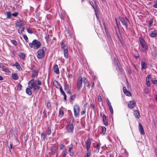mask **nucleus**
Instances as JSON below:
<instances>
[{
	"instance_id": "29",
	"label": "nucleus",
	"mask_w": 157,
	"mask_h": 157,
	"mask_svg": "<svg viewBox=\"0 0 157 157\" xmlns=\"http://www.w3.org/2000/svg\"><path fill=\"white\" fill-rule=\"evenodd\" d=\"M91 152L90 149H86V153L85 154L84 157H90Z\"/></svg>"
},
{
	"instance_id": "1",
	"label": "nucleus",
	"mask_w": 157,
	"mask_h": 157,
	"mask_svg": "<svg viewBox=\"0 0 157 157\" xmlns=\"http://www.w3.org/2000/svg\"><path fill=\"white\" fill-rule=\"evenodd\" d=\"M42 85V82L38 79L35 81L34 84L33 86V90L35 93L36 94L39 91L40 87L39 86Z\"/></svg>"
},
{
	"instance_id": "51",
	"label": "nucleus",
	"mask_w": 157,
	"mask_h": 157,
	"mask_svg": "<svg viewBox=\"0 0 157 157\" xmlns=\"http://www.w3.org/2000/svg\"><path fill=\"white\" fill-rule=\"evenodd\" d=\"M109 109L110 110V111L111 113L112 114H113V108L112 107V106H109Z\"/></svg>"
},
{
	"instance_id": "52",
	"label": "nucleus",
	"mask_w": 157,
	"mask_h": 157,
	"mask_svg": "<svg viewBox=\"0 0 157 157\" xmlns=\"http://www.w3.org/2000/svg\"><path fill=\"white\" fill-rule=\"evenodd\" d=\"M82 79L83 80V82L84 83V85L88 82L87 79L86 78H82Z\"/></svg>"
},
{
	"instance_id": "13",
	"label": "nucleus",
	"mask_w": 157,
	"mask_h": 157,
	"mask_svg": "<svg viewBox=\"0 0 157 157\" xmlns=\"http://www.w3.org/2000/svg\"><path fill=\"white\" fill-rule=\"evenodd\" d=\"M140 46V51L142 52H144L146 51L148 49V46L146 43Z\"/></svg>"
},
{
	"instance_id": "45",
	"label": "nucleus",
	"mask_w": 157,
	"mask_h": 157,
	"mask_svg": "<svg viewBox=\"0 0 157 157\" xmlns=\"http://www.w3.org/2000/svg\"><path fill=\"white\" fill-rule=\"evenodd\" d=\"M106 131V128L105 126H103L102 127V133L104 135L105 134Z\"/></svg>"
},
{
	"instance_id": "56",
	"label": "nucleus",
	"mask_w": 157,
	"mask_h": 157,
	"mask_svg": "<svg viewBox=\"0 0 157 157\" xmlns=\"http://www.w3.org/2000/svg\"><path fill=\"white\" fill-rule=\"evenodd\" d=\"M47 106L48 108H49L51 106L50 102L49 101L47 102Z\"/></svg>"
},
{
	"instance_id": "46",
	"label": "nucleus",
	"mask_w": 157,
	"mask_h": 157,
	"mask_svg": "<svg viewBox=\"0 0 157 157\" xmlns=\"http://www.w3.org/2000/svg\"><path fill=\"white\" fill-rule=\"evenodd\" d=\"M23 37L24 38V40H25L26 42H28L29 41L28 38L27 36L25 34H23Z\"/></svg>"
},
{
	"instance_id": "57",
	"label": "nucleus",
	"mask_w": 157,
	"mask_h": 157,
	"mask_svg": "<svg viewBox=\"0 0 157 157\" xmlns=\"http://www.w3.org/2000/svg\"><path fill=\"white\" fill-rule=\"evenodd\" d=\"M86 108L85 107V108L81 112V114L82 115H83L84 114H85L86 113Z\"/></svg>"
},
{
	"instance_id": "54",
	"label": "nucleus",
	"mask_w": 157,
	"mask_h": 157,
	"mask_svg": "<svg viewBox=\"0 0 157 157\" xmlns=\"http://www.w3.org/2000/svg\"><path fill=\"white\" fill-rule=\"evenodd\" d=\"M22 86V85L20 83H19L17 88V90L19 91L21 90Z\"/></svg>"
},
{
	"instance_id": "25",
	"label": "nucleus",
	"mask_w": 157,
	"mask_h": 157,
	"mask_svg": "<svg viewBox=\"0 0 157 157\" xmlns=\"http://www.w3.org/2000/svg\"><path fill=\"white\" fill-rule=\"evenodd\" d=\"M157 36V32L156 30H154L151 32L150 34V36L152 37H155Z\"/></svg>"
},
{
	"instance_id": "23",
	"label": "nucleus",
	"mask_w": 157,
	"mask_h": 157,
	"mask_svg": "<svg viewBox=\"0 0 157 157\" xmlns=\"http://www.w3.org/2000/svg\"><path fill=\"white\" fill-rule=\"evenodd\" d=\"M22 22L21 20H19L17 21L16 22V25L17 27H20L21 26L23 25Z\"/></svg>"
},
{
	"instance_id": "64",
	"label": "nucleus",
	"mask_w": 157,
	"mask_h": 157,
	"mask_svg": "<svg viewBox=\"0 0 157 157\" xmlns=\"http://www.w3.org/2000/svg\"><path fill=\"white\" fill-rule=\"evenodd\" d=\"M127 90L125 86H123V90L124 93H125V92H126Z\"/></svg>"
},
{
	"instance_id": "12",
	"label": "nucleus",
	"mask_w": 157,
	"mask_h": 157,
	"mask_svg": "<svg viewBox=\"0 0 157 157\" xmlns=\"http://www.w3.org/2000/svg\"><path fill=\"white\" fill-rule=\"evenodd\" d=\"M89 3L91 5V6H92V7L93 8L95 12V14L97 17L98 14V11L97 7L95 6L94 5L93 3L92 2L89 1Z\"/></svg>"
},
{
	"instance_id": "31",
	"label": "nucleus",
	"mask_w": 157,
	"mask_h": 157,
	"mask_svg": "<svg viewBox=\"0 0 157 157\" xmlns=\"http://www.w3.org/2000/svg\"><path fill=\"white\" fill-rule=\"evenodd\" d=\"M18 56L21 58L22 59V60H24L25 59V54L23 53H20L18 54Z\"/></svg>"
},
{
	"instance_id": "5",
	"label": "nucleus",
	"mask_w": 157,
	"mask_h": 157,
	"mask_svg": "<svg viewBox=\"0 0 157 157\" xmlns=\"http://www.w3.org/2000/svg\"><path fill=\"white\" fill-rule=\"evenodd\" d=\"M74 115L75 118L78 117L80 111V108L77 104H75L74 106Z\"/></svg>"
},
{
	"instance_id": "61",
	"label": "nucleus",
	"mask_w": 157,
	"mask_h": 157,
	"mask_svg": "<svg viewBox=\"0 0 157 157\" xmlns=\"http://www.w3.org/2000/svg\"><path fill=\"white\" fill-rule=\"evenodd\" d=\"M18 14V13L17 12H15V13H13L12 14V15L14 17H16L17 16Z\"/></svg>"
},
{
	"instance_id": "9",
	"label": "nucleus",
	"mask_w": 157,
	"mask_h": 157,
	"mask_svg": "<svg viewBox=\"0 0 157 157\" xmlns=\"http://www.w3.org/2000/svg\"><path fill=\"white\" fill-rule=\"evenodd\" d=\"M71 147H69L68 149V151L69 153V155L70 156H72L74 155V151L73 144L71 143L70 145Z\"/></svg>"
},
{
	"instance_id": "53",
	"label": "nucleus",
	"mask_w": 157,
	"mask_h": 157,
	"mask_svg": "<svg viewBox=\"0 0 157 157\" xmlns=\"http://www.w3.org/2000/svg\"><path fill=\"white\" fill-rule=\"evenodd\" d=\"M150 76L149 75H147L146 78V81L148 82L150 81Z\"/></svg>"
},
{
	"instance_id": "18",
	"label": "nucleus",
	"mask_w": 157,
	"mask_h": 157,
	"mask_svg": "<svg viewBox=\"0 0 157 157\" xmlns=\"http://www.w3.org/2000/svg\"><path fill=\"white\" fill-rule=\"evenodd\" d=\"M141 70L143 71L147 67V64L146 62L142 61L141 62Z\"/></svg>"
},
{
	"instance_id": "11",
	"label": "nucleus",
	"mask_w": 157,
	"mask_h": 157,
	"mask_svg": "<svg viewBox=\"0 0 157 157\" xmlns=\"http://www.w3.org/2000/svg\"><path fill=\"white\" fill-rule=\"evenodd\" d=\"M35 82H34L33 79H31L28 82V86L31 89H32L33 87L34 84Z\"/></svg>"
},
{
	"instance_id": "41",
	"label": "nucleus",
	"mask_w": 157,
	"mask_h": 157,
	"mask_svg": "<svg viewBox=\"0 0 157 157\" xmlns=\"http://www.w3.org/2000/svg\"><path fill=\"white\" fill-rule=\"evenodd\" d=\"M76 97V95L75 94H73L72 95H71L70 97V101L71 102L73 101L75 99V97Z\"/></svg>"
},
{
	"instance_id": "58",
	"label": "nucleus",
	"mask_w": 157,
	"mask_h": 157,
	"mask_svg": "<svg viewBox=\"0 0 157 157\" xmlns=\"http://www.w3.org/2000/svg\"><path fill=\"white\" fill-rule=\"evenodd\" d=\"M107 103L108 105L109 106H112L111 105V103L108 98H107Z\"/></svg>"
},
{
	"instance_id": "28",
	"label": "nucleus",
	"mask_w": 157,
	"mask_h": 157,
	"mask_svg": "<svg viewBox=\"0 0 157 157\" xmlns=\"http://www.w3.org/2000/svg\"><path fill=\"white\" fill-rule=\"evenodd\" d=\"M139 40L140 45L146 43L145 41L142 37H140L139 38Z\"/></svg>"
},
{
	"instance_id": "34",
	"label": "nucleus",
	"mask_w": 157,
	"mask_h": 157,
	"mask_svg": "<svg viewBox=\"0 0 157 157\" xmlns=\"http://www.w3.org/2000/svg\"><path fill=\"white\" fill-rule=\"evenodd\" d=\"M64 114V112L63 110H62L61 109H59V117L61 118Z\"/></svg>"
},
{
	"instance_id": "20",
	"label": "nucleus",
	"mask_w": 157,
	"mask_h": 157,
	"mask_svg": "<svg viewBox=\"0 0 157 157\" xmlns=\"http://www.w3.org/2000/svg\"><path fill=\"white\" fill-rule=\"evenodd\" d=\"M102 119L103 123L105 126H107L108 124V121L106 120V117L105 115L103 114L102 115Z\"/></svg>"
},
{
	"instance_id": "15",
	"label": "nucleus",
	"mask_w": 157,
	"mask_h": 157,
	"mask_svg": "<svg viewBox=\"0 0 157 157\" xmlns=\"http://www.w3.org/2000/svg\"><path fill=\"white\" fill-rule=\"evenodd\" d=\"M59 90L61 94L64 96V100L65 101H66L67 100V96L64 92L63 91L61 86H60Z\"/></svg>"
},
{
	"instance_id": "35",
	"label": "nucleus",
	"mask_w": 157,
	"mask_h": 157,
	"mask_svg": "<svg viewBox=\"0 0 157 157\" xmlns=\"http://www.w3.org/2000/svg\"><path fill=\"white\" fill-rule=\"evenodd\" d=\"M53 84L54 86H56L57 88H58V87L61 86L60 85H59L58 83V82L56 80H54L53 82Z\"/></svg>"
},
{
	"instance_id": "6",
	"label": "nucleus",
	"mask_w": 157,
	"mask_h": 157,
	"mask_svg": "<svg viewBox=\"0 0 157 157\" xmlns=\"http://www.w3.org/2000/svg\"><path fill=\"white\" fill-rule=\"evenodd\" d=\"M66 128L68 132L72 133L74 130V126L73 124L69 123L66 126Z\"/></svg>"
},
{
	"instance_id": "32",
	"label": "nucleus",
	"mask_w": 157,
	"mask_h": 157,
	"mask_svg": "<svg viewBox=\"0 0 157 157\" xmlns=\"http://www.w3.org/2000/svg\"><path fill=\"white\" fill-rule=\"evenodd\" d=\"M29 87L27 88L26 89V92L28 94L30 95L32 94V92Z\"/></svg>"
},
{
	"instance_id": "3",
	"label": "nucleus",
	"mask_w": 157,
	"mask_h": 157,
	"mask_svg": "<svg viewBox=\"0 0 157 157\" xmlns=\"http://www.w3.org/2000/svg\"><path fill=\"white\" fill-rule=\"evenodd\" d=\"M46 48L45 47H43L41 49H39L37 52V57L39 59H42L44 56V51Z\"/></svg>"
},
{
	"instance_id": "60",
	"label": "nucleus",
	"mask_w": 157,
	"mask_h": 157,
	"mask_svg": "<svg viewBox=\"0 0 157 157\" xmlns=\"http://www.w3.org/2000/svg\"><path fill=\"white\" fill-rule=\"evenodd\" d=\"M134 114L136 118H137V111L135 110L134 112Z\"/></svg>"
},
{
	"instance_id": "14",
	"label": "nucleus",
	"mask_w": 157,
	"mask_h": 157,
	"mask_svg": "<svg viewBox=\"0 0 157 157\" xmlns=\"http://www.w3.org/2000/svg\"><path fill=\"white\" fill-rule=\"evenodd\" d=\"M53 69L54 72L57 74H59V70L57 65H55L53 67Z\"/></svg>"
},
{
	"instance_id": "50",
	"label": "nucleus",
	"mask_w": 157,
	"mask_h": 157,
	"mask_svg": "<svg viewBox=\"0 0 157 157\" xmlns=\"http://www.w3.org/2000/svg\"><path fill=\"white\" fill-rule=\"evenodd\" d=\"M11 43L14 45L16 46L17 44V42L15 40H12L11 41Z\"/></svg>"
},
{
	"instance_id": "24",
	"label": "nucleus",
	"mask_w": 157,
	"mask_h": 157,
	"mask_svg": "<svg viewBox=\"0 0 157 157\" xmlns=\"http://www.w3.org/2000/svg\"><path fill=\"white\" fill-rule=\"evenodd\" d=\"M51 125H50L48 127V128L46 131V134L48 135H49L51 134Z\"/></svg>"
},
{
	"instance_id": "44",
	"label": "nucleus",
	"mask_w": 157,
	"mask_h": 157,
	"mask_svg": "<svg viewBox=\"0 0 157 157\" xmlns=\"http://www.w3.org/2000/svg\"><path fill=\"white\" fill-rule=\"evenodd\" d=\"M126 96H131L132 94L131 92L128 90H127L126 92H125V93H124Z\"/></svg>"
},
{
	"instance_id": "62",
	"label": "nucleus",
	"mask_w": 157,
	"mask_h": 157,
	"mask_svg": "<svg viewBox=\"0 0 157 157\" xmlns=\"http://www.w3.org/2000/svg\"><path fill=\"white\" fill-rule=\"evenodd\" d=\"M115 21H116V24H117V28L119 29V25H120V23H118L117 22V18H116L115 19Z\"/></svg>"
},
{
	"instance_id": "17",
	"label": "nucleus",
	"mask_w": 157,
	"mask_h": 157,
	"mask_svg": "<svg viewBox=\"0 0 157 157\" xmlns=\"http://www.w3.org/2000/svg\"><path fill=\"white\" fill-rule=\"evenodd\" d=\"M136 105V104L135 101H130L128 103V106L129 108H132L135 106Z\"/></svg>"
},
{
	"instance_id": "55",
	"label": "nucleus",
	"mask_w": 157,
	"mask_h": 157,
	"mask_svg": "<svg viewBox=\"0 0 157 157\" xmlns=\"http://www.w3.org/2000/svg\"><path fill=\"white\" fill-rule=\"evenodd\" d=\"M149 89L147 88H146L144 89V92L147 94H148L149 93Z\"/></svg>"
},
{
	"instance_id": "8",
	"label": "nucleus",
	"mask_w": 157,
	"mask_h": 157,
	"mask_svg": "<svg viewBox=\"0 0 157 157\" xmlns=\"http://www.w3.org/2000/svg\"><path fill=\"white\" fill-rule=\"evenodd\" d=\"M91 140H92V139H91L90 138H88L85 142L86 149H90V146L91 144Z\"/></svg>"
},
{
	"instance_id": "19",
	"label": "nucleus",
	"mask_w": 157,
	"mask_h": 157,
	"mask_svg": "<svg viewBox=\"0 0 157 157\" xmlns=\"http://www.w3.org/2000/svg\"><path fill=\"white\" fill-rule=\"evenodd\" d=\"M101 144L100 143H98L97 144V146L96 147H94L96 148V149L94 150V151L96 153H98L99 152L100 147Z\"/></svg>"
},
{
	"instance_id": "16",
	"label": "nucleus",
	"mask_w": 157,
	"mask_h": 157,
	"mask_svg": "<svg viewBox=\"0 0 157 157\" xmlns=\"http://www.w3.org/2000/svg\"><path fill=\"white\" fill-rule=\"evenodd\" d=\"M13 66H15L16 68L19 71H22V69L19 63L17 62L15 63V64L12 65Z\"/></svg>"
},
{
	"instance_id": "59",
	"label": "nucleus",
	"mask_w": 157,
	"mask_h": 157,
	"mask_svg": "<svg viewBox=\"0 0 157 157\" xmlns=\"http://www.w3.org/2000/svg\"><path fill=\"white\" fill-rule=\"evenodd\" d=\"M5 68V66L2 63H0V68L2 69H3V68Z\"/></svg>"
},
{
	"instance_id": "10",
	"label": "nucleus",
	"mask_w": 157,
	"mask_h": 157,
	"mask_svg": "<svg viewBox=\"0 0 157 157\" xmlns=\"http://www.w3.org/2000/svg\"><path fill=\"white\" fill-rule=\"evenodd\" d=\"M139 130L140 134L144 135L145 134V132L143 128L140 123L139 124Z\"/></svg>"
},
{
	"instance_id": "49",
	"label": "nucleus",
	"mask_w": 157,
	"mask_h": 157,
	"mask_svg": "<svg viewBox=\"0 0 157 157\" xmlns=\"http://www.w3.org/2000/svg\"><path fill=\"white\" fill-rule=\"evenodd\" d=\"M2 70L6 73H9L10 72V71L9 69L6 68H3V69H2Z\"/></svg>"
},
{
	"instance_id": "2",
	"label": "nucleus",
	"mask_w": 157,
	"mask_h": 157,
	"mask_svg": "<svg viewBox=\"0 0 157 157\" xmlns=\"http://www.w3.org/2000/svg\"><path fill=\"white\" fill-rule=\"evenodd\" d=\"M119 19L123 26L127 29L128 26L130 24V22L127 17H125L124 18H123L121 17H119Z\"/></svg>"
},
{
	"instance_id": "30",
	"label": "nucleus",
	"mask_w": 157,
	"mask_h": 157,
	"mask_svg": "<svg viewBox=\"0 0 157 157\" xmlns=\"http://www.w3.org/2000/svg\"><path fill=\"white\" fill-rule=\"evenodd\" d=\"M12 75V78L14 80H18L19 78L18 75L17 73L13 74Z\"/></svg>"
},
{
	"instance_id": "7",
	"label": "nucleus",
	"mask_w": 157,
	"mask_h": 157,
	"mask_svg": "<svg viewBox=\"0 0 157 157\" xmlns=\"http://www.w3.org/2000/svg\"><path fill=\"white\" fill-rule=\"evenodd\" d=\"M82 78L81 76H79L78 78L77 82V90L78 91H80L81 87L82 86Z\"/></svg>"
},
{
	"instance_id": "63",
	"label": "nucleus",
	"mask_w": 157,
	"mask_h": 157,
	"mask_svg": "<svg viewBox=\"0 0 157 157\" xmlns=\"http://www.w3.org/2000/svg\"><path fill=\"white\" fill-rule=\"evenodd\" d=\"M72 77H73L72 75L71 74H69L68 75V78L69 79L71 78H72Z\"/></svg>"
},
{
	"instance_id": "36",
	"label": "nucleus",
	"mask_w": 157,
	"mask_h": 157,
	"mask_svg": "<svg viewBox=\"0 0 157 157\" xmlns=\"http://www.w3.org/2000/svg\"><path fill=\"white\" fill-rule=\"evenodd\" d=\"M60 44H61V48L63 49V50H64V49H67V46L63 42H61Z\"/></svg>"
},
{
	"instance_id": "47",
	"label": "nucleus",
	"mask_w": 157,
	"mask_h": 157,
	"mask_svg": "<svg viewBox=\"0 0 157 157\" xmlns=\"http://www.w3.org/2000/svg\"><path fill=\"white\" fill-rule=\"evenodd\" d=\"M65 147V145H63V144L60 145H59L60 149V150H63L65 148H66Z\"/></svg>"
},
{
	"instance_id": "26",
	"label": "nucleus",
	"mask_w": 157,
	"mask_h": 157,
	"mask_svg": "<svg viewBox=\"0 0 157 157\" xmlns=\"http://www.w3.org/2000/svg\"><path fill=\"white\" fill-rule=\"evenodd\" d=\"M62 157H66L67 155V152L66 148L62 150Z\"/></svg>"
},
{
	"instance_id": "40",
	"label": "nucleus",
	"mask_w": 157,
	"mask_h": 157,
	"mask_svg": "<svg viewBox=\"0 0 157 157\" xmlns=\"http://www.w3.org/2000/svg\"><path fill=\"white\" fill-rule=\"evenodd\" d=\"M43 115L42 116L43 118H46L47 117L46 111L44 109L43 112Z\"/></svg>"
},
{
	"instance_id": "27",
	"label": "nucleus",
	"mask_w": 157,
	"mask_h": 157,
	"mask_svg": "<svg viewBox=\"0 0 157 157\" xmlns=\"http://www.w3.org/2000/svg\"><path fill=\"white\" fill-rule=\"evenodd\" d=\"M116 70L118 72H123V69L121 66V64L118 66H116Z\"/></svg>"
},
{
	"instance_id": "48",
	"label": "nucleus",
	"mask_w": 157,
	"mask_h": 157,
	"mask_svg": "<svg viewBox=\"0 0 157 157\" xmlns=\"http://www.w3.org/2000/svg\"><path fill=\"white\" fill-rule=\"evenodd\" d=\"M26 30L27 32L29 33L32 34L33 33V32L32 30H30V27L26 28Z\"/></svg>"
},
{
	"instance_id": "22",
	"label": "nucleus",
	"mask_w": 157,
	"mask_h": 157,
	"mask_svg": "<svg viewBox=\"0 0 157 157\" xmlns=\"http://www.w3.org/2000/svg\"><path fill=\"white\" fill-rule=\"evenodd\" d=\"M38 75V71L36 70H34L33 71H32V77L33 78L35 77H36Z\"/></svg>"
},
{
	"instance_id": "33",
	"label": "nucleus",
	"mask_w": 157,
	"mask_h": 157,
	"mask_svg": "<svg viewBox=\"0 0 157 157\" xmlns=\"http://www.w3.org/2000/svg\"><path fill=\"white\" fill-rule=\"evenodd\" d=\"M63 50L64 56L65 58H67L68 57V51L67 49H64Z\"/></svg>"
},
{
	"instance_id": "42",
	"label": "nucleus",
	"mask_w": 157,
	"mask_h": 157,
	"mask_svg": "<svg viewBox=\"0 0 157 157\" xmlns=\"http://www.w3.org/2000/svg\"><path fill=\"white\" fill-rule=\"evenodd\" d=\"M49 35L47 34L46 36L45 37V38L48 42H50L51 41V39L49 37Z\"/></svg>"
},
{
	"instance_id": "37",
	"label": "nucleus",
	"mask_w": 157,
	"mask_h": 157,
	"mask_svg": "<svg viewBox=\"0 0 157 157\" xmlns=\"http://www.w3.org/2000/svg\"><path fill=\"white\" fill-rule=\"evenodd\" d=\"M47 136V134L44 133H42L41 134V138L43 140H45L46 137Z\"/></svg>"
},
{
	"instance_id": "38",
	"label": "nucleus",
	"mask_w": 157,
	"mask_h": 157,
	"mask_svg": "<svg viewBox=\"0 0 157 157\" xmlns=\"http://www.w3.org/2000/svg\"><path fill=\"white\" fill-rule=\"evenodd\" d=\"M25 29L24 27H21L20 28L18 29V33L19 34H21L22 33V32L24 31Z\"/></svg>"
},
{
	"instance_id": "39",
	"label": "nucleus",
	"mask_w": 157,
	"mask_h": 157,
	"mask_svg": "<svg viewBox=\"0 0 157 157\" xmlns=\"http://www.w3.org/2000/svg\"><path fill=\"white\" fill-rule=\"evenodd\" d=\"M106 35L107 37V39L109 41H110L112 40V38L110 36L109 34V32L106 33Z\"/></svg>"
},
{
	"instance_id": "4",
	"label": "nucleus",
	"mask_w": 157,
	"mask_h": 157,
	"mask_svg": "<svg viewBox=\"0 0 157 157\" xmlns=\"http://www.w3.org/2000/svg\"><path fill=\"white\" fill-rule=\"evenodd\" d=\"M40 43L36 40H33L32 43H30L29 44V46L31 48L33 47V48L35 49H36L39 48L41 46Z\"/></svg>"
},
{
	"instance_id": "21",
	"label": "nucleus",
	"mask_w": 157,
	"mask_h": 157,
	"mask_svg": "<svg viewBox=\"0 0 157 157\" xmlns=\"http://www.w3.org/2000/svg\"><path fill=\"white\" fill-rule=\"evenodd\" d=\"M113 62L116 67L120 65V63L117 58H113Z\"/></svg>"
},
{
	"instance_id": "43",
	"label": "nucleus",
	"mask_w": 157,
	"mask_h": 157,
	"mask_svg": "<svg viewBox=\"0 0 157 157\" xmlns=\"http://www.w3.org/2000/svg\"><path fill=\"white\" fill-rule=\"evenodd\" d=\"M6 13L7 18H9V19H10L11 16V13L10 12L8 11Z\"/></svg>"
}]
</instances>
